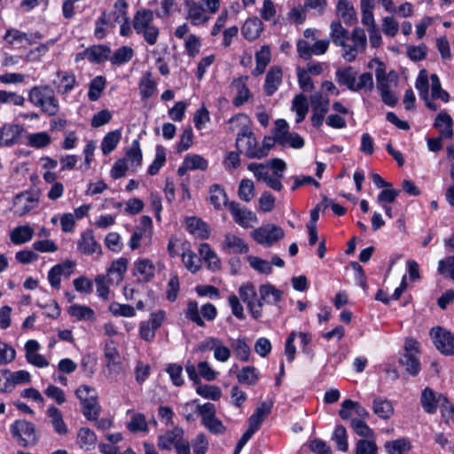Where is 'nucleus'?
<instances>
[{"label": "nucleus", "instance_id": "47", "mask_svg": "<svg viewBox=\"0 0 454 454\" xmlns=\"http://www.w3.org/2000/svg\"><path fill=\"white\" fill-rule=\"evenodd\" d=\"M332 440L335 442L339 450L346 452L348 450L347 431L342 425H338L335 427Z\"/></svg>", "mask_w": 454, "mask_h": 454}, {"label": "nucleus", "instance_id": "4", "mask_svg": "<svg viewBox=\"0 0 454 454\" xmlns=\"http://www.w3.org/2000/svg\"><path fill=\"white\" fill-rule=\"evenodd\" d=\"M154 13L149 9H140L133 17L132 27L137 35L144 37L149 45L157 43L160 30L153 24Z\"/></svg>", "mask_w": 454, "mask_h": 454}, {"label": "nucleus", "instance_id": "55", "mask_svg": "<svg viewBox=\"0 0 454 454\" xmlns=\"http://www.w3.org/2000/svg\"><path fill=\"white\" fill-rule=\"evenodd\" d=\"M156 83L152 79L151 73H146L139 83L142 99H148L154 92Z\"/></svg>", "mask_w": 454, "mask_h": 454}, {"label": "nucleus", "instance_id": "63", "mask_svg": "<svg viewBox=\"0 0 454 454\" xmlns=\"http://www.w3.org/2000/svg\"><path fill=\"white\" fill-rule=\"evenodd\" d=\"M196 392L200 396L214 401L219 400L222 395L221 389L216 386L211 385H200L197 387Z\"/></svg>", "mask_w": 454, "mask_h": 454}, {"label": "nucleus", "instance_id": "35", "mask_svg": "<svg viewBox=\"0 0 454 454\" xmlns=\"http://www.w3.org/2000/svg\"><path fill=\"white\" fill-rule=\"evenodd\" d=\"M34 236V230L28 225H22L14 228L11 234V241L15 245H21L28 242Z\"/></svg>", "mask_w": 454, "mask_h": 454}, {"label": "nucleus", "instance_id": "57", "mask_svg": "<svg viewBox=\"0 0 454 454\" xmlns=\"http://www.w3.org/2000/svg\"><path fill=\"white\" fill-rule=\"evenodd\" d=\"M238 194L240 200L248 202L254 196V185L250 179H242L240 181Z\"/></svg>", "mask_w": 454, "mask_h": 454}, {"label": "nucleus", "instance_id": "15", "mask_svg": "<svg viewBox=\"0 0 454 454\" xmlns=\"http://www.w3.org/2000/svg\"><path fill=\"white\" fill-rule=\"evenodd\" d=\"M58 81L53 84L59 95H67L74 89L77 84L76 77L74 73L59 70L57 72Z\"/></svg>", "mask_w": 454, "mask_h": 454}, {"label": "nucleus", "instance_id": "32", "mask_svg": "<svg viewBox=\"0 0 454 454\" xmlns=\"http://www.w3.org/2000/svg\"><path fill=\"white\" fill-rule=\"evenodd\" d=\"M375 76L377 82V88L380 92L384 91L390 88L389 82L396 78L395 72L391 71L388 74L386 72V66L384 63H379V67L375 69Z\"/></svg>", "mask_w": 454, "mask_h": 454}, {"label": "nucleus", "instance_id": "25", "mask_svg": "<svg viewBox=\"0 0 454 454\" xmlns=\"http://www.w3.org/2000/svg\"><path fill=\"white\" fill-rule=\"evenodd\" d=\"M181 436H184V430L181 427H176L159 436L158 446L160 450H169L180 441Z\"/></svg>", "mask_w": 454, "mask_h": 454}, {"label": "nucleus", "instance_id": "28", "mask_svg": "<svg viewBox=\"0 0 454 454\" xmlns=\"http://www.w3.org/2000/svg\"><path fill=\"white\" fill-rule=\"evenodd\" d=\"M223 247L229 253L246 254L248 252V246L245 241L241 238L231 233L225 235Z\"/></svg>", "mask_w": 454, "mask_h": 454}, {"label": "nucleus", "instance_id": "27", "mask_svg": "<svg viewBox=\"0 0 454 454\" xmlns=\"http://www.w3.org/2000/svg\"><path fill=\"white\" fill-rule=\"evenodd\" d=\"M128 260L126 258H120L112 262L107 270L108 281L111 283L119 284L123 279V275L127 270Z\"/></svg>", "mask_w": 454, "mask_h": 454}, {"label": "nucleus", "instance_id": "17", "mask_svg": "<svg viewBox=\"0 0 454 454\" xmlns=\"http://www.w3.org/2000/svg\"><path fill=\"white\" fill-rule=\"evenodd\" d=\"M272 403L262 402L248 419V428L254 433L259 430L262 423L270 415Z\"/></svg>", "mask_w": 454, "mask_h": 454}, {"label": "nucleus", "instance_id": "33", "mask_svg": "<svg viewBox=\"0 0 454 454\" xmlns=\"http://www.w3.org/2000/svg\"><path fill=\"white\" fill-rule=\"evenodd\" d=\"M110 48L105 44L90 47L84 51V54L87 55L88 59L90 62L95 63H100L106 59H110Z\"/></svg>", "mask_w": 454, "mask_h": 454}, {"label": "nucleus", "instance_id": "30", "mask_svg": "<svg viewBox=\"0 0 454 454\" xmlns=\"http://www.w3.org/2000/svg\"><path fill=\"white\" fill-rule=\"evenodd\" d=\"M453 121L450 114L445 112H441L435 118L434 126L436 128L442 137L450 138L453 135L452 131Z\"/></svg>", "mask_w": 454, "mask_h": 454}, {"label": "nucleus", "instance_id": "45", "mask_svg": "<svg viewBox=\"0 0 454 454\" xmlns=\"http://www.w3.org/2000/svg\"><path fill=\"white\" fill-rule=\"evenodd\" d=\"M134 55V51L129 46H121L117 49L110 57V61L113 65H122L129 62Z\"/></svg>", "mask_w": 454, "mask_h": 454}, {"label": "nucleus", "instance_id": "62", "mask_svg": "<svg viewBox=\"0 0 454 454\" xmlns=\"http://www.w3.org/2000/svg\"><path fill=\"white\" fill-rule=\"evenodd\" d=\"M184 160L190 170H206L208 167L207 160L199 154H188Z\"/></svg>", "mask_w": 454, "mask_h": 454}, {"label": "nucleus", "instance_id": "19", "mask_svg": "<svg viewBox=\"0 0 454 454\" xmlns=\"http://www.w3.org/2000/svg\"><path fill=\"white\" fill-rule=\"evenodd\" d=\"M46 415L49 419V423L57 434L67 435L68 434V427L63 419L61 411L58 408L54 406L49 407L46 411Z\"/></svg>", "mask_w": 454, "mask_h": 454}, {"label": "nucleus", "instance_id": "9", "mask_svg": "<svg viewBox=\"0 0 454 454\" xmlns=\"http://www.w3.org/2000/svg\"><path fill=\"white\" fill-rule=\"evenodd\" d=\"M312 105L311 122L316 128L322 126L325 115L329 110V99L324 98L321 93H316L310 97Z\"/></svg>", "mask_w": 454, "mask_h": 454}, {"label": "nucleus", "instance_id": "22", "mask_svg": "<svg viewBox=\"0 0 454 454\" xmlns=\"http://www.w3.org/2000/svg\"><path fill=\"white\" fill-rule=\"evenodd\" d=\"M78 249L84 254H92L101 252L100 245L96 241L92 231H86L82 233L77 242Z\"/></svg>", "mask_w": 454, "mask_h": 454}, {"label": "nucleus", "instance_id": "6", "mask_svg": "<svg viewBox=\"0 0 454 454\" xmlns=\"http://www.w3.org/2000/svg\"><path fill=\"white\" fill-rule=\"evenodd\" d=\"M284 231L275 224H266L254 230L251 232L252 238L260 245L271 247L274 243L284 237Z\"/></svg>", "mask_w": 454, "mask_h": 454}, {"label": "nucleus", "instance_id": "48", "mask_svg": "<svg viewBox=\"0 0 454 454\" xmlns=\"http://www.w3.org/2000/svg\"><path fill=\"white\" fill-rule=\"evenodd\" d=\"M431 80V97L433 99H442L443 102L450 100L449 93L442 89L440 79L436 74H433L430 76Z\"/></svg>", "mask_w": 454, "mask_h": 454}, {"label": "nucleus", "instance_id": "56", "mask_svg": "<svg viewBox=\"0 0 454 454\" xmlns=\"http://www.w3.org/2000/svg\"><path fill=\"white\" fill-rule=\"evenodd\" d=\"M237 378L240 383L254 385L258 380V372L256 368L253 366H247L241 369L238 373Z\"/></svg>", "mask_w": 454, "mask_h": 454}, {"label": "nucleus", "instance_id": "42", "mask_svg": "<svg viewBox=\"0 0 454 454\" xmlns=\"http://www.w3.org/2000/svg\"><path fill=\"white\" fill-rule=\"evenodd\" d=\"M142 151L140 149V144L137 139H135L129 150L125 153L126 162L129 161L132 168H137L142 164Z\"/></svg>", "mask_w": 454, "mask_h": 454}, {"label": "nucleus", "instance_id": "29", "mask_svg": "<svg viewBox=\"0 0 454 454\" xmlns=\"http://www.w3.org/2000/svg\"><path fill=\"white\" fill-rule=\"evenodd\" d=\"M262 29L263 24L262 20L257 17H254L246 20L242 27V34L246 39L253 41L259 37Z\"/></svg>", "mask_w": 454, "mask_h": 454}, {"label": "nucleus", "instance_id": "50", "mask_svg": "<svg viewBox=\"0 0 454 454\" xmlns=\"http://www.w3.org/2000/svg\"><path fill=\"white\" fill-rule=\"evenodd\" d=\"M127 428L132 433L146 432L148 430L145 417L142 413H135L127 424Z\"/></svg>", "mask_w": 454, "mask_h": 454}, {"label": "nucleus", "instance_id": "7", "mask_svg": "<svg viewBox=\"0 0 454 454\" xmlns=\"http://www.w3.org/2000/svg\"><path fill=\"white\" fill-rule=\"evenodd\" d=\"M243 141L246 144V156L249 159H262L263 158L264 153H258V146L255 136L252 129L244 125L240 129L237 138H236V146L238 149L240 148Z\"/></svg>", "mask_w": 454, "mask_h": 454}, {"label": "nucleus", "instance_id": "12", "mask_svg": "<svg viewBox=\"0 0 454 454\" xmlns=\"http://www.w3.org/2000/svg\"><path fill=\"white\" fill-rule=\"evenodd\" d=\"M74 263L71 261H66L63 263L53 266L48 273V280L53 288L60 287L61 276L69 277L73 272Z\"/></svg>", "mask_w": 454, "mask_h": 454}, {"label": "nucleus", "instance_id": "18", "mask_svg": "<svg viewBox=\"0 0 454 454\" xmlns=\"http://www.w3.org/2000/svg\"><path fill=\"white\" fill-rule=\"evenodd\" d=\"M39 348V343L36 340H29L27 341L25 344L26 358L28 363L36 367H47L49 365V362L43 356L37 353Z\"/></svg>", "mask_w": 454, "mask_h": 454}, {"label": "nucleus", "instance_id": "10", "mask_svg": "<svg viewBox=\"0 0 454 454\" xmlns=\"http://www.w3.org/2000/svg\"><path fill=\"white\" fill-rule=\"evenodd\" d=\"M24 129L15 123H5L0 127V146L10 147L20 142Z\"/></svg>", "mask_w": 454, "mask_h": 454}, {"label": "nucleus", "instance_id": "43", "mask_svg": "<svg viewBox=\"0 0 454 454\" xmlns=\"http://www.w3.org/2000/svg\"><path fill=\"white\" fill-rule=\"evenodd\" d=\"M400 363L405 367L406 372L412 376H416L420 371L419 359L414 353H404L400 359Z\"/></svg>", "mask_w": 454, "mask_h": 454}, {"label": "nucleus", "instance_id": "37", "mask_svg": "<svg viewBox=\"0 0 454 454\" xmlns=\"http://www.w3.org/2000/svg\"><path fill=\"white\" fill-rule=\"evenodd\" d=\"M372 409L376 415L384 419H389L394 412L391 402L382 397H376L374 399Z\"/></svg>", "mask_w": 454, "mask_h": 454}, {"label": "nucleus", "instance_id": "24", "mask_svg": "<svg viewBox=\"0 0 454 454\" xmlns=\"http://www.w3.org/2000/svg\"><path fill=\"white\" fill-rule=\"evenodd\" d=\"M1 372L3 375H9L2 388L4 391H9L11 387L19 384L28 383L31 380L29 372L23 370L12 373L9 370H2Z\"/></svg>", "mask_w": 454, "mask_h": 454}, {"label": "nucleus", "instance_id": "49", "mask_svg": "<svg viewBox=\"0 0 454 454\" xmlns=\"http://www.w3.org/2000/svg\"><path fill=\"white\" fill-rule=\"evenodd\" d=\"M186 5H188V17L192 20L193 25H199L206 22L209 18L205 16L203 8L195 4H189L186 2Z\"/></svg>", "mask_w": 454, "mask_h": 454}, {"label": "nucleus", "instance_id": "36", "mask_svg": "<svg viewBox=\"0 0 454 454\" xmlns=\"http://www.w3.org/2000/svg\"><path fill=\"white\" fill-rule=\"evenodd\" d=\"M68 314L76 320L94 321L95 312L85 305L73 304L67 309Z\"/></svg>", "mask_w": 454, "mask_h": 454}, {"label": "nucleus", "instance_id": "40", "mask_svg": "<svg viewBox=\"0 0 454 454\" xmlns=\"http://www.w3.org/2000/svg\"><path fill=\"white\" fill-rule=\"evenodd\" d=\"M200 254L207 263V268L212 270L220 269L221 262L216 254L211 249L208 244L204 243L200 246Z\"/></svg>", "mask_w": 454, "mask_h": 454}, {"label": "nucleus", "instance_id": "2", "mask_svg": "<svg viewBox=\"0 0 454 454\" xmlns=\"http://www.w3.org/2000/svg\"><path fill=\"white\" fill-rule=\"evenodd\" d=\"M29 102L48 116H56L60 105L54 90L50 85H36L28 91Z\"/></svg>", "mask_w": 454, "mask_h": 454}, {"label": "nucleus", "instance_id": "1", "mask_svg": "<svg viewBox=\"0 0 454 454\" xmlns=\"http://www.w3.org/2000/svg\"><path fill=\"white\" fill-rule=\"evenodd\" d=\"M330 40L335 46L342 48L341 57L347 62L355 61L358 52H364L367 44L366 35L362 28L356 27L349 33L338 20L330 24Z\"/></svg>", "mask_w": 454, "mask_h": 454}, {"label": "nucleus", "instance_id": "14", "mask_svg": "<svg viewBox=\"0 0 454 454\" xmlns=\"http://www.w3.org/2000/svg\"><path fill=\"white\" fill-rule=\"evenodd\" d=\"M42 37L40 33H35L33 35H28L27 33L21 32L15 28L7 29L5 35H4V40L9 44H22L26 43L28 45L34 44L37 39Z\"/></svg>", "mask_w": 454, "mask_h": 454}, {"label": "nucleus", "instance_id": "46", "mask_svg": "<svg viewBox=\"0 0 454 454\" xmlns=\"http://www.w3.org/2000/svg\"><path fill=\"white\" fill-rule=\"evenodd\" d=\"M106 87V79L99 75L92 79L89 85L88 98L90 101H97Z\"/></svg>", "mask_w": 454, "mask_h": 454}, {"label": "nucleus", "instance_id": "16", "mask_svg": "<svg viewBox=\"0 0 454 454\" xmlns=\"http://www.w3.org/2000/svg\"><path fill=\"white\" fill-rule=\"evenodd\" d=\"M155 274V266L149 259H138L134 263V275H138L137 280L148 283L153 280Z\"/></svg>", "mask_w": 454, "mask_h": 454}, {"label": "nucleus", "instance_id": "54", "mask_svg": "<svg viewBox=\"0 0 454 454\" xmlns=\"http://www.w3.org/2000/svg\"><path fill=\"white\" fill-rule=\"evenodd\" d=\"M182 261L184 267L192 273H195L200 269V259L191 250L183 252Z\"/></svg>", "mask_w": 454, "mask_h": 454}, {"label": "nucleus", "instance_id": "41", "mask_svg": "<svg viewBox=\"0 0 454 454\" xmlns=\"http://www.w3.org/2000/svg\"><path fill=\"white\" fill-rule=\"evenodd\" d=\"M209 201L216 209L227 205V195L220 185L213 184L210 186Z\"/></svg>", "mask_w": 454, "mask_h": 454}, {"label": "nucleus", "instance_id": "44", "mask_svg": "<svg viewBox=\"0 0 454 454\" xmlns=\"http://www.w3.org/2000/svg\"><path fill=\"white\" fill-rule=\"evenodd\" d=\"M188 231L202 239H206L209 235L207 225L197 217H190L187 219Z\"/></svg>", "mask_w": 454, "mask_h": 454}, {"label": "nucleus", "instance_id": "34", "mask_svg": "<svg viewBox=\"0 0 454 454\" xmlns=\"http://www.w3.org/2000/svg\"><path fill=\"white\" fill-rule=\"evenodd\" d=\"M337 14L343 20L346 25L351 26L356 21L354 7L348 0H339Z\"/></svg>", "mask_w": 454, "mask_h": 454}, {"label": "nucleus", "instance_id": "21", "mask_svg": "<svg viewBox=\"0 0 454 454\" xmlns=\"http://www.w3.org/2000/svg\"><path fill=\"white\" fill-rule=\"evenodd\" d=\"M282 69L278 66L271 67L266 74L264 91L267 96H272L282 82Z\"/></svg>", "mask_w": 454, "mask_h": 454}, {"label": "nucleus", "instance_id": "23", "mask_svg": "<svg viewBox=\"0 0 454 454\" xmlns=\"http://www.w3.org/2000/svg\"><path fill=\"white\" fill-rule=\"evenodd\" d=\"M128 4L125 0H117L114 4V11L106 12H103L101 16H105L107 26L114 27L117 23H121L124 17L127 16Z\"/></svg>", "mask_w": 454, "mask_h": 454}, {"label": "nucleus", "instance_id": "51", "mask_svg": "<svg viewBox=\"0 0 454 454\" xmlns=\"http://www.w3.org/2000/svg\"><path fill=\"white\" fill-rule=\"evenodd\" d=\"M81 404L82 414L87 419L92 420L98 419L100 407L98 403L97 396L94 398H90L89 401H86Z\"/></svg>", "mask_w": 454, "mask_h": 454}, {"label": "nucleus", "instance_id": "58", "mask_svg": "<svg viewBox=\"0 0 454 454\" xmlns=\"http://www.w3.org/2000/svg\"><path fill=\"white\" fill-rule=\"evenodd\" d=\"M166 161V153L162 145L156 146L155 159L148 168V174L156 175Z\"/></svg>", "mask_w": 454, "mask_h": 454}, {"label": "nucleus", "instance_id": "60", "mask_svg": "<svg viewBox=\"0 0 454 454\" xmlns=\"http://www.w3.org/2000/svg\"><path fill=\"white\" fill-rule=\"evenodd\" d=\"M200 313V310H199L198 302L195 301H190L185 310V317L197 325L203 327L205 326V322L201 318Z\"/></svg>", "mask_w": 454, "mask_h": 454}, {"label": "nucleus", "instance_id": "61", "mask_svg": "<svg viewBox=\"0 0 454 454\" xmlns=\"http://www.w3.org/2000/svg\"><path fill=\"white\" fill-rule=\"evenodd\" d=\"M51 142V138L46 132H37L28 136V145L35 148H43Z\"/></svg>", "mask_w": 454, "mask_h": 454}, {"label": "nucleus", "instance_id": "11", "mask_svg": "<svg viewBox=\"0 0 454 454\" xmlns=\"http://www.w3.org/2000/svg\"><path fill=\"white\" fill-rule=\"evenodd\" d=\"M228 208L234 219V221L244 228H247L251 222H256V215L250 210L241 207L240 205L235 201L228 204Z\"/></svg>", "mask_w": 454, "mask_h": 454}, {"label": "nucleus", "instance_id": "53", "mask_svg": "<svg viewBox=\"0 0 454 454\" xmlns=\"http://www.w3.org/2000/svg\"><path fill=\"white\" fill-rule=\"evenodd\" d=\"M231 347L234 350L238 359L247 361L250 355V348L243 339L231 340Z\"/></svg>", "mask_w": 454, "mask_h": 454}, {"label": "nucleus", "instance_id": "39", "mask_svg": "<svg viewBox=\"0 0 454 454\" xmlns=\"http://www.w3.org/2000/svg\"><path fill=\"white\" fill-rule=\"evenodd\" d=\"M121 138V130L115 129L108 132L101 142V150L104 155H108L112 153L120 143Z\"/></svg>", "mask_w": 454, "mask_h": 454}, {"label": "nucleus", "instance_id": "3", "mask_svg": "<svg viewBox=\"0 0 454 454\" xmlns=\"http://www.w3.org/2000/svg\"><path fill=\"white\" fill-rule=\"evenodd\" d=\"M357 72L352 67H340L335 72V80L339 85L346 87L350 91L361 90L372 91L374 88L372 74L364 72L358 76Z\"/></svg>", "mask_w": 454, "mask_h": 454}, {"label": "nucleus", "instance_id": "52", "mask_svg": "<svg viewBox=\"0 0 454 454\" xmlns=\"http://www.w3.org/2000/svg\"><path fill=\"white\" fill-rule=\"evenodd\" d=\"M350 426L354 432L365 439L375 438V434L363 419H352Z\"/></svg>", "mask_w": 454, "mask_h": 454}, {"label": "nucleus", "instance_id": "20", "mask_svg": "<svg viewBox=\"0 0 454 454\" xmlns=\"http://www.w3.org/2000/svg\"><path fill=\"white\" fill-rule=\"evenodd\" d=\"M248 76H240L232 81L231 86L237 90V95L233 99V105L235 106H240L247 103L251 98L252 94L247 85Z\"/></svg>", "mask_w": 454, "mask_h": 454}, {"label": "nucleus", "instance_id": "38", "mask_svg": "<svg viewBox=\"0 0 454 454\" xmlns=\"http://www.w3.org/2000/svg\"><path fill=\"white\" fill-rule=\"evenodd\" d=\"M384 447L388 454H406L411 449V442L406 438L387 441Z\"/></svg>", "mask_w": 454, "mask_h": 454}, {"label": "nucleus", "instance_id": "59", "mask_svg": "<svg viewBox=\"0 0 454 454\" xmlns=\"http://www.w3.org/2000/svg\"><path fill=\"white\" fill-rule=\"evenodd\" d=\"M378 447L375 438L358 440L356 446V454H377Z\"/></svg>", "mask_w": 454, "mask_h": 454}, {"label": "nucleus", "instance_id": "31", "mask_svg": "<svg viewBox=\"0 0 454 454\" xmlns=\"http://www.w3.org/2000/svg\"><path fill=\"white\" fill-rule=\"evenodd\" d=\"M260 298L263 302L275 305L281 301L283 293L270 284L262 285L259 288Z\"/></svg>", "mask_w": 454, "mask_h": 454}, {"label": "nucleus", "instance_id": "13", "mask_svg": "<svg viewBox=\"0 0 454 454\" xmlns=\"http://www.w3.org/2000/svg\"><path fill=\"white\" fill-rule=\"evenodd\" d=\"M421 405L426 412L433 414L436 411L437 406L447 403V398L442 395L436 394L429 387H427L421 395Z\"/></svg>", "mask_w": 454, "mask_h": 454}, {"label": "nucleus", "instance_id": "64", "mask_svg": "<svg viewBox=\"0 0 454 454\" xmlns=\"http://www.w3.org/2000/svg\"><path fill=\"white\" fill-rule=\"evenodd\" d=\"M247 261L250 266L260 273L270 274L272 271V266L268 261L253 255L248 256Z\"/></svg>", "mask_w": 454, "mask_h": 454}, {"label": "nucleus", "instance_id": "8", "mask_svg": "<svg viewBox=\"0 0 454 454\" xmlns=\"http://www.w3.org/2000/svg\"><path fill=\"white\" fill-rule=\"evenodd\" d=\"M436 348L445 356L454 355V335L440 326L434 327L430 332Z\"/></svg>", "mask_w": 454, "mask_h": 454}, {"label": "nucleus", "instance_id": "26", "mask_svg": "<svg viewBox=\"0 0 454 454\" xmlns=\"http://www.w3.org/2000/svg\"><path fill=\"white\" fill-rule=\"evenodd\" d=\"M105 358L106 366L110 372L119 374L121 372V364L120 362V354L113 343L106 344Z\"/></svg>", "mask_w": 454, "mask_h": 454}, {"label": "nucleus", "instance_id": "5", "mask_svg": "<svg viewBox=\"0 0 454 454\" xmlns=\"http://www.w3.org/2000/svg\"><path fill=\"white\" fill-rule=\"evenodd\" d=\"M10 433L17 444L23 448L35 447L40 441L35 426L26 419H17L11 424Z\"/></svg>", "mask_w": 454, "mask_h": 454}]
</instances>
